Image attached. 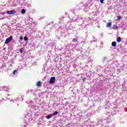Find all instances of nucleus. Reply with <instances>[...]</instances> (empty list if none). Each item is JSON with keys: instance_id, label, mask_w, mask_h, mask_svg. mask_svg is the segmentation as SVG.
<instances>
[{"instance_id": "obj_1", "label": "nucleus", "mask_w": 127, "mask_h": 127, "mask_svg": "<svg viewBox=\"0 0 127 127\" xmlns=\"http://www.w3.org/2000/svg\"><path fill=\"white\" fill-rule=\"evenodd\" d=\"M12 40V36H10L9 38H7L6 39L5 44H7L8 43H9V42H10V41H11Z\"/></svg>"}, {"instance_id": "obj_2", "label": "nucleus", "mask_w": 127, "mask_h": 127, "mask_svg": "<svg viewBox=\"0 0 127 127\" xmlns=\"http://www.w3.org/2000/svg\"><path fill=\"white\" fill-rule=\"evenodd\" d=\"M56 80V78H55V77L54 76L52 77L50 80V83L54 84V83H55Z\"/></svg>"}, {"instance_id": "obj_3", "label": "nucleus", "mask_w": 127, "mask_h": 127, "mask_svg": "<svg viewBox=\"0 0 127 127\" xmlns=\"http://www.w3.org/2000/svg\"><path fill=\"white\" fill-rule=\"evenodd\" d=\"M16 12V11H15L14 10H12L11 11H7V14H14V13H15Z\"/></svg>"}, {"instance_id": "obj_4", "label": "nucleus", "mask_w": 127, "mask_h": 127, "mask_svg": "<svg viewBox=\"0 0 127 127\" xmlns=\"http://www.w3.org/2000/svg\"><path fill=\"white\" fill-rule=\"evenodd\" d=\"M112 46H113V47H116L117 46V42H113L112 43Z\"/></svg>"}, {"instance_id": "obj_5", "label": "nucleus", "mask_w": 127, "mask_h": 127, "mask_svg": "<svg viewBox=\"0 0 127 127\" xmlns=\"http://www.w3.org/2000/svg\"><path fill=\"white\" fill-rule=\"evenodd\" d=\"M117 42H122V38L120 37H119L117 38Z\"/></svg>"}, {"instance_id": "obj_6", "label": "nucleus", "mask_w": 127, "mask_h": 127, "mask_svg": "<svg viewBox=\"0 0 127 127\" xmlns=\"http://www.w3.org/2000/svg\"><path fill=\"white\" fill-rule=\"evenodd\" d=\"M118 28V26H117L116 25H114L113 27V29H114V30H117Z\"/></svg>"}, {"instance_id": "obj_7", "label": "nucleus", "mask_w": 127, "mask_h": 127, "mask_svg": "<svg viewBox=\"0 0 127 127\" xmlns=\"http://www.w3.org/2000/svg\"><path fill=\"white\" fill-rule=\"evenodd\" d=\"M41 85H42V83H41V82H40V81H38V82L37 83V86L38 87H41Z\"/></svg>"}, {"instance_id": "obj_8", "label": "nucleus", "mask_w": 127, "mask_h": 127, "mask_svg": "<svg viewBox=\"0 0 127 127\" xmlns=\"http://www.w3.org/2000/svg\"><path fill=\"white\" fill-rule=\"evenodd\" d=\"M112 26V22H109V23H108L107 24V25H106V26H107V27H111Z\"/></svg>"}, {"instance_id": "obj_9", "label": "nucleus", "mask_w": 127, "mask_h": 127, "mask_svg": "<svg viewBox=\"0 0 127 127\" xmlns=\"http://www.w3.org/2000/svg\"><path fill=\"white\" fill-rule=\"evenodd\" d=\"M46 118L48 119V120H49V119H51V118H52V115H49L47 116Z\"/></svg>"}, {"instance_id": "obj_10", "label": "nucleus", "mask_w": 127, "mask_h": 127, "mask_svg": "<svg viewBox=\"0 0 127 127\" xmlns=\"http://www.w3.org/2000/svg\"><path fill=\"white\" fill-rule=\"evenodd\" d=\"M53 116H56L57 115H58V112L55 111L53 114Z\"/></svg>"}, {"instance_id": "obj_11", "label": "nucleus", "mask_w": 127, "mask_h": 127, "mask_svg": "<svg viewBox=\"0 0 127 127\" xmlns=\"http://www.w3.org/2000/svg\"><path fill=\"white\" fill-rule=\"evenodd\" d=\"M21 13H22V14L25 13V9H22L21 10Z\"/></svg>"}, {"instance_id": "obj_12", "label": "nucleus", "mask_w": 127, "mask_h": 127, "mask_svg": "<svg viewBox=\"0 0 127 127\" xmlns=\"http://www.w3.org/2000/svg\"><path fill=\"white\" fill-rule=\"evenodd\" d=\"M77 39L76 38H73L72 39V42H77Z\"/></svg>"}, {"instance_id": "obj_13", "label": "nucleus", "mask_w": 127, "mask_h": 127, "mask_svg": "<svg viewBox=\"0 0 127 127\" xmlns=\"http://www.w3.org/2000/svg\"><path fill=\"white\" fill-rule=\"evenodd\" d=\"M24 40H25V41H27V40H28V38H27V37L26 36L24 37Z\"/></svg>"}, {"instance_id": "obj_14", "label": "nucleus", "mask_w": 127, "mask_h": 127, "mask_svg": "<svg viewBox=\"0 0 127 127\" xmlns=\"http://www.w3.org/2000/svg\"><path fill=\"white\" fill-rule=\"evenodd\" d=\"M16 72H17V70H14L13 71V74L14 75H15V73H16Z\"/></svg>"}, {"instance_id": "obj_15", "label": "nucleus", "mask_w": 127, "mask_h": 127, "mask_svg": "<svg viewBox=\"0 0 127 127\" xmlns=\"http://www.w3.org/2000/svg\"><path fill=\"white\" fill-rule=\"evenodd\" d=\"M82 80L83 82H85V81H86V78H85V77H84L82 79Z\"/></svg>"}, {"instance_id": "obj_16", "label": "nucleus", "mask_w": 127, "mask_h": 127, "mask_svg": "<svg viewBox=\"0 0 127 127\" xmlns=\"http://www.w3.org/2000/svg\"><path fill=\"white\" fill-rule=\"evenodd\" d=\"M20 53H23V50L22 49H20Z\"/></svg>"}, {"instance_id": "obj_17", "label": "nucleus", "mask_w": 127, "mask_h": 127, "mask_svg": "<svg viewBox=\"0 0 127 127\" xmlns=\"http://www.w3.org/2000/svg\"><path fill=\"white\" fill-rule=\"evenodd\" d=\"M117 18H118V19H121V18H122V17H121L120 16H117Z\"/></svg>"}, {"instance_id": "obj_18", "label": "nucleus", "mask_w": 127, "mask_h": 127, "mask_svg": "<svg viewBox=\"0 0 127 127\" xmlns=\"http://www.w3.org/2000/svg\"><path fill=\"white\" fill-rule=\"evenodd\" d=\"M101 3H104V0H100Z\"/></svg>"}, {"instance_id": "obj_19", "label": "nucleus", "mask_w": 127, "mask_h": 127, "mask_svg": "<svg viewBox=\"0 0 127 127\" xmlns=\"http://www.w3.org/2000/svg\"><path fill=\"white\" fill-rule=\"evenodd\" d=\"M23 39V38L22 37H20V40H22Z\"/></svg>"}]
</instances>
